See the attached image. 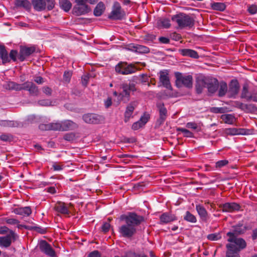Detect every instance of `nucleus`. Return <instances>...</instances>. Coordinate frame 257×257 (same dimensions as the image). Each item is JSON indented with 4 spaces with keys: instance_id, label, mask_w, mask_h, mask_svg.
Wrapping results in <instances>:
<instances>
[{
    "instance_id": "36",
    "label": "nucleus",
    "mask_w": 257,
    "mask_h": 257,
    "mask_svg": "<svg viewBox=\"0 0 257 257\" xmlns=\"http://www.w3.org/2000/svg\"><path fill=\"white\" fill-rule=\"evenodd\" d=\"M236 104L238 108L244 111H247L249 110H255L256 109V107L254 104H246L239 102H237Z\"/></svg>"
},
{
    "instance_id": "28",
    "label": "nucleus",
    "mask_w": 257,
    "mask_h": 257,
    "mask_svg": "<svg viewBox=\"0 0 257 257\" xmlns=\"http://www.w3.org/2000/svg\"><path fill=\"white\" fill-rule=\"evenodd\" d=\"M246 230V227L245 226L242 224H238L233 227L232 230L228 232H231L235 236H238L239 235L244 233Z\"/></svg>"
},
{
    "instance_id": "38",
    "label": "nucleus",
    "mask_w": 257,
    "mask_h": 257,
    "mask_svg": "<svg viewBox=\"0 0 257 257\" xmlns=\"http://www.w3.org/2000/svg\"><path fill=\"white\" fill-rule=\"evenodd\" d=\"M60 7L65 12H68L72 7V4L68 0H59Z\"/></svg>"
},
{
    "instance_id": "59",
    "label": "nucleus",
    "mask_w": 257,
    "mask_h": 257,
    "mask_svg": "<svg viewBox=\"0 0 257 257\" xmlns=\"http://www.w3.org/2000/svg\"><path fill=\"white\" fill-rule=\"evenodd\" d=\"M82 79V84L83 86L86 87L88 84L89 77L88 74L84 75L81 77Z\"/></svg>"
},
{
    "instance_id": "5",
    "label": "nucleus",
    "mask_w": 257,
    "mask_h": 257,
    "mask_svg": "<svg viewBox=\"0 0 257 257\" xmlns=\"http://www.w3.org/2000/svg\"><path fill=\"white\" fill-rule=\"evenodd\" d=\"M176 78V85L178 87H180L183 85L188 87L191 88L193 85V77L191 75H183L181 73L177 72L175 74Z\"/></svg>"
},
{
    "instance_id": "15",
    "label": "nucleus",
    "mask_w": 257,
    "mask_h": 257,
    "mask_svg": "<svg viewBox=\"0 0 257 257\" xmlns=\"http://www.w3.org/2000/svg\"><path fill=\"white\" fill-rule=\"evenodd\" d=\"M84 121L88 123H98L103 120V117L96 114L87 113L83 116Z\"/></svg>"
},
{
    "instance_id": "55",
    "label": "nucleus",
    "mask_w": 257,
    "mask_h": 257,
    "mask_svg": "<svg viewBox=\"0 0 257 257\" xmlns=\"http://www.w3.org/2000/svg\"><path fill=\"white\" fill-rule=\"evenodd\" d=\"M52 102L49 99L41 100L38 101V104L42 106L51 105Z\"/></svg>"
},
{
    "instance_id": "44",
    "label": "nucleus",
    "mask_w": 257,
    "mask_h": 257,
    "mask_svg": "<svg viewBox=\"0 0 257 257\" xmlns=\"http://www.w3.org/2000/svg\"><path fill=\"white\" fill-rule=\"evenodd\" d=\"M0 125L4 127H14L16 126V123L11 120H1Z\"/></svg>"
},
{
    "instance_id": "27",
    "label": "nucleus",
    "mask_w": 257,
    "mask_h": 257,
    "mask_svg": "<svg viewBox=\"0 0 257 257\" xmlns=\"http://www.w3.org/2000/svg\"><path fill=\"white\" fill-rule=\"evenodd\" d=\"M209 83H208L207 87L210 93H214L219 87V83L215 78H210Z\"/></svg>"
},
{
    "instance_id": "40",
    "label": "nucleus",
    "mask_w": 257,
    "mask_h": 257,
    "mask_svg": "<svg viewBox=\"0 0 257 257\" xmlns=\"http://www.w3.org/2000/svg\"><path fill=\"white\" fill-rule=\"evenodd\" d=\"M227 91V85L225 82H222L220 84L218 95L220 97L223 96L225 95Z\"/></svg>"
},
{
    "instance_id": "45",
    "label": "nucleus",
    "mask_w": 257,
    "mask_h": 257,
    "mask_svg": "<svg viewBox=\"0 0 257 257\" xmlns=\"http://www.w3.org/2000/svg\"><path fill=\"white\" fill-rule=\"evenodd\" d=\"M248 87L247 85H244L241 93V97L242 98H245L248 101V97L250 96L248 95Z\"/></svg>"
},
{
    "instance_id": "2",
    "label": "nucleus",
    "mask_w": 257,
    "mask_h": 257,
    "mask_svg": "<svg viewBox=\"0 0 257 257\" xmlns=\"http://www.w3.org/2000/svg\"><path fill=\"white\" fill-rule=\"evenodd\" d=\"M173 21L176 23L181 29L184 28H192L194 25V18L185 14L181 13L172 17Z\"/></svg>"
},
{
    "instance_id": "17",
    "label": "nucleus",
    "mask_w": 257,
    "mask_h": 257,
    "mask_svg": "<svg viewBox=\"0 0 257 257\" xmlns=\"http://www.w3.org/2000/svg\"><path fill=\"white\" fill-rule=\"evenodd\" d=\"M239 85L236 80H232L231 81L229 85V89L228 90V94L230 97H234L239 91Z\"/></svg>"
},
{
    "instance_id": "8",
    "label": "nucleus",
    "mask_w": 257,
    "mask_h": 257,
    "mask_svg": "<svg viewBox=\"0 0 257 257\" xmlns=\"http://www.w3.org/2000/svg\"><path fill=\"white\" fill-rule=\"evenodd\" d=\"M157 106L159 111V118L157 119L156 126L158 127H160L166 119L167 115V109L164 106V104L162 102H158Z\"/></svg>"
},
{
    "instance_id": "16",
    "label": "nucleus",
    "mask_w": 257,
    "mask_h": 257,
    "mask_svg": "<svg viewBox=\"0 0 257 257\" xmlns=\"http://www.w3.org/2000/svg\"><path fill=\"white\" fill-rule=\"evenodd\" d=\"M61 122H57L49 123L48 124H42L39 125V128L43 131H62L61 130Z\"/></svg>"
},
{
    "instance_id": "21",
    "label": "nucleus",
    "mask_w": 257,
    "mask_h": 257,
    "mask_svg": "<svg viewBox=\"0 0 257 257\" xmlns=\"http://www.w3.org/2000/svg\"><path fill=\"white\" fill-rule=\"evenodd\" d=\"M90 11L88 5H76L73 9V13L76 16H80Z\"/></svg>"
},
{
    "instance_id": "64",
    "label": "nucleus",
    "mask_w": 257,
    "mask_h": 257,
    "mask_svg": "<svg viewBox=\"0 0 257 257\" xmlns=\"http://www.w3.org/2000/svg\"><path fill=\"white\" fill-rule=\"evenodd\" d=\"M88 257H101V254L98 250H94L89 253Z\"/></svg>"
},
{
    "instance_id": "19",
    "label": "nucleus",
    "mask_w": 257,
    "mask_h": 257,
    "mask_svg": "<svg viewBox=\"0 0 257 257\" xmlns=\"http://www.w3.org/2000/svg\"><path fill=\"white\" fill-rule=\"evenodd\" d=\"M220 207L223 212H233L234 211L239 210L240 206L234 202L225 203L220 205Z\"/></svg>"
},
{
    "instance_id": "58",
    "label": "nucleus",
    "mask_w": 257,
    "mask_h": 257,
    "mask_svg": "<svg viewBox=\"0 0 257 257\" xmlns=\"http://www.w3.org/2000/svg\"><path fill=\"white\" fill-rule=\"evenodd\" d=\"M144 125L142 124H141V122L139 120H138V121L133 124L132 128L133 130L136 131L139 129L140 128L142 127Z\"/></svg>"
},
{
    "instance_id": "32",
    "label": "nucleus",
    "mask_w": 257,
    "mask_h": 257,
    "mask_svg": "<svg viewBox=\"0 0 257 257\" xmlns=\"http://www.w3.org/2000/svg\"><path fill=\"white\" fill-rule=\"evenodd\" d=\"M227 250L226 252V257H240L239 251L232 248L231 245H226Z\"/></svg>"
},
{
    "instance_id": "60",
    "label": "nucleus",
    "mask_w": 257,
    "mask_h": 257,
    "mask_svg": "<svg viewBox=\"0 0 257 257\" xmlns=\"http://www.w3.org/2000/svg\"><path fill=\"white\" fill-rule=\"evenodd\" d=\"M248 11L252 15L255 14L257 12V7L253 5L250 6L248 8Z\"/></svg>"
},
{
    "instance_id": "11",
    "label": "nucleus",
    "mask_w": 257,
    "mask_h": 257,
    "mask_svg": "<svg viewBox=\"0 0 257 257\" xmlns=\"http://www.w3.org/2000/svg\"><path fill=\"white\" fill-rule=\"evenodd\" d=\"M40 250L50 257H55V251L51 245L46 241L41 240L39 244Z\"/></svg>"
},
{
    "instance_id": "48",
    "label": "nucleus",
    "mask_w": 257,
    "mask_h": 257,
    "mask_svg": "<svg viewBox=\"0 0 257 257\" xmlns=\"http://www.w3.org/2000/svg\"><path fill=\"white\" fill-rule=\"evenodd\" d=\"M10 60H12L14 62H16L18 59L19 53L17 50H12L10 53Z\"/></svg>"
},
{
    "instance_id": "10",
    "label": "nucleus",
    "mask_w": 257,
    "mask_h": 257,
    "mask_svg": "<svg viewBox=\"0 0 257 257\" xmlns=\"http://www.w3.org/2000/svg\"><path fill=\"white\" fill-rule=\"evenodd\" d=\"M35 52L34 47H27L21 46L18 55V59L20 61H24L28 57Z\"/></svg>"
},
{
    "instance_id": "56",
    "label": "nucleus",
    "mask_w": 257,
    "mask_h": 257,
    "mask_svg": "<svg viewBox=\"0 0 257 257\" xmlns=\"http://www.w3.org/2000/svg\"><path fill=\"white\" fill-rule=\"evenodd\" d=\"M110 224L108 222H104L101 226V231L104 233L107 232L110 229Z\"/></svg>"
},
{
    "instance_id": "3",
    "label": "nucleus",
    "mask_w": 257,
    "mask_h": 257,
    "mask_svg": "<svg viewBox=\"0 0 257 257\" xmlns=\"http://www.w3.org/2000/svg\"><path fill=\"white\" fill-rule=\"evenodd\" d=\"M226 235L228 237L227 240L229 243L226 245H231L232 248L238 250L239 251L246 247V241L242 238L235 236L231 232H227Z\"/></svg>"
},
{
    "instance_id": "9",
    "label": "nucleus",
    "mask_w": 257,
    "mask_h": 257,
    "mask_svg": "<svg viewBox=\"0 0 257 257\" xmlns=\"http://www.w3.org/2000/svg\"><path fill=\"white\" fill-rule=\"evenodd\" d=\"M10 234L0 237V246L5 247H9L11 243L12 239L14 241L16 240L18 235L12 230H9Z\"/></svg>"
},
{
    "instance_id": "13",
    "label": "nucleus",
    "mask_w": 257,
    "mask_h": 257,
    "mask_svg": "<svg viewBox=\"0 0 257 257\" xmlns=\"http://www.w3.org/2000/svg\"><path fill=\"white\" fill-rule=\"evenodd\" d=\"M210 78L204 76H199L197 77L196 89L198 93H201L203 88L207 87L208 83L210 82Z\"/></svg>"
},
{
    "instance_id": "50",
    "label": "nucleus",
    "mask_w": 257,
    "mask_h": 257,
    "mask_svg": "<svg viewBox=\"0 0 257 257\" xmlns=\"http://www.w3.org/2000/svg\"><path fill=\"white\" fill-rule=\"evenodd\" d=\"M72 73L71 71H65L63 75V80L67 83L70 81Z\"/></svg>"
},
{
    "instance_id": "43",
    "label": "nucleus",
    "mask_w": 257,
    "mask_h": 257,
    "mask_svg": "<svg viewBox=\"0 0 257 257\" xmlns=\"http://www.w3.org/2000/svg\"><path fill=\"white\" fill-rule=\"evenodd\" d=\"M184 219L186 221L191 223H195L197 221L196 217L191 214L189 211H187L186 212V214L184 217Z\"/></svg>"
},
{
    "instance_id": "4",
    "label": "nucleus",
    "mask_w": 257,
    "mask_h": 257,
    "mask_svg": "<svg viewBox=\"0 0 257 257\" xmlns=\"http://www.w3.org/2000/svg\"><path fill=\"white\" fill-rule=\"evenodd\" d=\"M119 88L122 91L119 93L118 99L119 100H123L124 98L128 100L131 92L136 91V85L133 83L123 82L119 85Z\"/></svg>"
},
{
    "instance_id": "47",
    "label": "nucleus",
    "mask_w": 257,
    "mask_h": 257,
    "mask_svg": "<svg viewBox=\"0 0 257 257\" xmlns=\"http://www.w3.org/2000/svg\"><path fill=\"white\" fill-rule=\"evenodd\" d=\"M221 237L220 233H211L207 235V239L211 241H216L219 240Z\"/></svg>"
},
{
    "instance_id": "53",
    "label": "nucleus",
    "mask_w": 257,
    "mask_h": 257,
    "mask_svg": "<svg viewBox=\"0 0 257 257\" xmlns=\"http://www.w3.org/2000/svg\"><path fill=\"white\" fill-rule=\"evenodd\" d=\"M75 134L73 133L66 134L64 136V139L68 141H72L75 139Z\"/></svg>"
},
{
    "instance_id": "34",
    "label": "nucleus",
    "mask_w": 257,
    "mask_h": 257,
    "mask_svg": "<svg viewBox=\"0 0 257 257\" xmlns=\"http://www.w3.org/2000/svg\"><path fill=\"white\" fill-rule=\"evenodd\" d=\"M15 5L18 7L24 8L26 10H30L31 4L28 0H16Z\"/></svg>"
},
{
    "instance_id": "54",
    "label": "nucleus",
    "mask_w": 257,
    "mask_h": 257,
    "mask_svg": "<svg viewBox=\"0 0 257 257\" xmlns=\"http://www.w3.org/2000/svg\"><path fill=\"white\" fill-rule=\"evenodd\" d=\"M12 139V136L9 134H4L0 136V139L5 142L10 141Z\"/></svg>"
},
{
    "instance_id": "30",
    "label": "nucleus",
    "mask_w": 257,
    "mask_h": 257,
    "mask_svg": "<svg viewBox=\"0 0 257 257\" xmlns=\"http://www.w3.org/2000/svg\"><path fill=\"white\" fill-rule=\"evenodd\" d=\"M14 212L18 215L23 216H29L32 213L31 209L30 207H25L15 208Z\"/></svg>"
},
{
    "instance_id": "7",
    "label": "nucleus",
    "mask_w": 257,
    "mask_h": 257,
    "mask_svg": "<svg viewBox=\"0 0 257 257\" xmlns=\"http://www.w3.org/2000/svg\"><path fill=\"white\" fill-rule=\"evenodd\" d=\"M124 16L125 13L121 10L120 5L118 3H115L113 9L108 18L111 20H121Z\"/></svg>"
},
{
    "instance_id": "6",
    "label": "nucleus",
    "mask_w": 257,
    "mask_h": 257,
    "mask_svg": "<svg viewBox=\"0 0 257 257\" xmlns=\"http://www.w3.org/2000/svg\"><path fill=\"white\" fill-rule=\"evenodd\" d=\"M137 68L132 64H128L126 62H119L115 67L116 72L122 75H128L135 73Z\"/></svg>"
},
{
    "instance_id": "49",
    "label": "nucleus",
    "mask_w": 257,
    "mask_h": 257,
    "mask_svg": "<svg viewBox=\"0 0 257 257\" xmlns=\"http://www.w3.org/2000/svg\"><path fill=\"white\" fill-rule=\"evenodd\" d=\"M150 119V115L148 113H144L143 116H141L139 121L141 122L144 126L148 121Z\"/></svg>"
},
{
    "instance_id": "52",
    "label": "nucleus",
    "mask_w": 257,
    "mask_h": 257,
    "mask_svg": "<svg viewBox=\"0 0 257 257\" xmlns=\"http://www.w3.org/2000/svg\"><path fill=\"white\" fill-rule=\"evenodd\" d=\"M228 163V161L226 160H223L217 161L216 163L215 167L216 168H220L225 165H226Z\"/></svg>"
},
{
    "instance_id": "63",
    "label": "nucleus",
    "mask_w": 257,
    "mask_h": 257,
    "mask_svg": "<svg viewBox=\"0 0 257 257\" xmlns=\"http://www.w3.org/2000/svg\"><path fill=\"white\" fill-rule=\"evenodd\" d=\"M63 165L57 163H54L52 167L54 171H60L62 170Z\"/></svg>"
},
{
    "instance_id": "12",
    "label": "nucleus",
    "mask_w": 257,
    "mask_h": 257,
    "mask_svg": "<svg viewBox=\"0 0 257 257\" xmlns=\"http://www.w3.org/2000/svg\"><path fill=\"white\" fill-rule=\"evenodd\" d=\"M159 74L160 82L161 83L164 87L169 90H172V87L170 83L168 71L166 70L160 71Z\"/></svg>"
},
{
    "instance_id": "23",
    "label": "nucleus",
    "mask_w": 257,
    "mask_h": 257,
    "mask_svg": "<svg viewBox=\"0 0 257 257\" xmlns=\"http://www.w3.org/2000/svg\"><path fill=\"white\" fill-rule=\"evenodd\" d=\"M128 49L139 53H148L150 49L145 46L140 45H130L128 46Z\"/></svg>"
},
{
    "instance_id": "51",
    "label": "nucleus",
    "mask_w": 257,
    "mask_h": 257,
    "mask_svg": "<svg viewBox=\"0 0 257 257\" xmlns=\"http://www.w3.org/2000/svg\"><path fill=\"white\" fill-rule=\"evenodd\" d=\"M46 4V8L48 10H51L53 9L55 6V1L54 0H45Z\"/></svg>"
},
{
    "instance_id": "46",
    "label": "nucleus",
    "mask_w": 257,
    "mask_h": 257,
    "mask_svg": "<svg viewBox=\"0 0 257 257\" xmlns=\"http://www.w3.org/2000/svg\"><path fill=\"white\" fill-rule=\"evenodd\" d=\"M210 111L215 113H224L226 112V108L213 107L210 108Z\"/></svg>"
},
{
    "instance_id": "35",
    "label": "nucleus",
    "mask_w": 257,
    "mask_h": 257,
    "mask_svg": "<svg viewBox=\"0 0 257 257\" xmlns=\"http://www.w3.org/2000/svg\"><path fill=\"white\" fill-rule=\"evenodd\" d=\"M23 84H18L13 81H9L7 84V88L10 90H23Z\"/></svg>"
},
{
    "instance_id": "25",
    "label": "nucleus",
    "mask_w": 257,
    "mask_h": 257,
    "mask_svg": "<svg viewBox=\"0 0 257 257\" xmlns=\"http://www.w3.org/2000/svg\"><path fill=\"white\" fill-rule=\"evenodd\" d=\"M196 209L201 218V220L203 221L206 222L208 219V213L205 208L201 205H196Z\"/></svg>"
},
{
    "instance_id": "26",
    "label": "nucleus",
    "mask_w": 257,
    "mask_h": 257,
    "mask_svg": "<svg viewBox=\"0 0 257 257\" xmlns=\"http://www.w3.org/2000/svg\"><path fill=\"white\" fill-rule=\"evenodd\" d=\"M32 4L34 9L37 11H42L46 8L45 0H33Z\"/></svg>"
},
{
    "instance_id": "22",
    "label": "nucleus",
    "mask_w": 257,
    "mask_h": 257,
    "mask_svg": "<svg viewBox=\"0 0 257 257\" xmlns=\"http://www.w3.org/2000/svg\"><path fill=\"white\" fill-rule=\"evenodd\" d=\"M23 89L28 90L30 93L33 95H37L39 93L38 87L31 82H26L23 83Z\"/></svg>"
},
{
    "instance_id": "41",
    "label": "nucleus",
    "mask_w": 257,
    "mask_h": 257,
    "mask_svg": "<svg viewBox=\"0 0 257 257\" xmlns=\"http://www.w3.org/2000/svg\"><path fill=\"white\" fill-rule=\"evenodd\" d=\"M211 6L213 10L219 11H223L226 8L225 5L222 3H214Z\"/></svg>"
},
{
    "instance_id": "1",
    "label": "nucleus",
    "mask_w": 257,
    "mask_h": 257,
    "mask_svg": "<svg viewBox=\"0 0 257 257\" xmlns=\"http://www.w3.org/2000/svg\"><path fill=\"white\" fill-rule=\"evenodd\" d=\"M120 219L125 221V224L118 228L120 235L125 238H132L137 231V227L145 221L144 216L135 212H128L127 214L121 215Z\"/></svg>"
},
{
    "instance_id": "61",
    "label": "nucleus",
    "mask_w": 257,
    "mask_h": 257,
    "mask_svg": "<svg viewBox=\"0 0 257 257\" xmlns=\"http://www.w3.org/2000/svg\"><path fill=\"white\" fill-rule=\"evenodd\" d=\"M43 92L47 95L50 96L52 93V90L51 88L48 86H44L42 88Z\"/></svg>"
},
{
    "instance_id": "24",
    "label": "nucleus",
    "mask_w": 257,
    "mask_h": 257,
    "mask_svg": "<svg viewBox=\"0 0 257 257\" xmlns=\"http://www.w3.org/2000/svg\"><path fill=\"white\" fill-rule=\"evenodd\" d=\"M55 210L60 213L63 214H69L68 208L66 206V204L62 202H58L55 205Z\"/></svg>"
},
{
    "instance_id": "42",
    "label": "nucleus",
    "mask_w": 257,
    "mask_h": 257,
    "mask_svg": "<svg viewBox=\"0 0 257 257\" xmlns=\"http://www.w3.org/2000/svg\"><path fill=\"white\" fill-rule=\"evenodd\" d=\"M158 26L163 28H169L171 24L168 19H161L158 21Z\"/></svg>"
},
{
    "instance_id": "33",
    "label": "nucleus",
    "mask_w": 257,
    "mask_h": 257,
    "mask_svg": "<svg viewBox=\"0 0 257 257\" xmlns=\"http://www.w3.org/2000/svg\"><path fill=\"white\" fill-rule=\"evenodd\" d=\"M0 58L2 59L3 64L10 62L8 53L5 46L2 45H0Z\"/></svg>"
},
{
    "instance_id": "31",
    "label": "nucleus",
    "mask_w": 257,
    "mask_h": 257,
    "mask_svg": "<svg viewBox=\"0 0 257 257\" xmlns=\"http://www.w3.org/2000/svg\"><path fill=\"white\" fill-rule=\"evenodd\" d=\"M180 53L185 56H189L193 58H198L199 55L197 52L193 50L189 49H183L180 50Z\"/></svg>"
},
{
    "instance_id": "20",
    "label": "nucleus",
    "mask_w": 257,
    "mask_h": 257,
    "mask_svg": "<svg viewBox=\"0 0 257 257\" xmlns=\"http://www.w3.org/2000/svg\"><path fill=\"white\" fill-rule=\"evenodd\" d=\"M225 133L228 135H249V131L245 128H229L225 130Z\"/></svg>"
},
{
    "instance_id": "29",
    "label": "nucleus",
    "mask_w": 257,
    "mask_h": 257,
    "mask_svg": "<svg viewBox=\"0 0 257 257\" xmlns=\"http://www.w3.org/2000/svg\"><path fill=\"white\" fill-rule=\"evenodd\" d=\"M61 122L62 131H67L74 129L77 127L76 124L70 120H66Z\"/></svg>"
},
{
    "instance_id": "39",
    "label": "nucleus",
    "mask_w": 257,
    "mask_h": 257,
    "mask_svg": "<svg viewBox=\"0 0 257 257\" xmlns=\"http://www.w3.org/2000/svg\"><path fill=\"white\" fill-rule=\"evenodd\" d=\"M221 118L225 123L228 124H232L235 120L234 116L230 114H223Z\"/></svg>"
},
{
    "instance_id": "14",
    "label": "nucleus",
    "mask_w": 257,
    "mask_h": 257,
    "mask_svg": "<svg viewBox=\"0 0 257 257\" xmlns=\"http://www.w3.org/2000/svg\"><path fill=\"white\" fill-rule=\"evenodd\" d=\"M138 105V101H131L126 106L125 111L124 113V121L127 122L128 121L131 117H133V113L135 108Z\"/></svg>"
},
{
    "instance_id": "18",
    "label": "nucleus",
    "mask_w": 257,
    "mask_h": 257,
    "mask_svg": "<svg viewBox=\"0 0 257 257\" xmlns=\"http://www.w3.org/2000/svg\"><path fill=\"white\" fill-rule=\"evenodd\" d=\"M177 219V218L174 214L165 212L161 214L160 216V224H167L176 220Z\"/></svg>"
},
{
    "instance_id": "37",
    "label": "nucleus",
    "mask_w": 257,
    "mask_h": 257,
    "mask_svg": "<svg viewBox=\"0 0 257 257\" xmlns=\"http://www.w3.org/2000/svg\"><path fill=\"white\" fill-rule=\"evenodd\" d=\"M105 10V6L103 3H99L94 10V15L98 17L101 16Z\"/></svg>"
},
{
    "instance_id": "57",
    "label": "nucleus",
    "mask_w": 257,
    "mask_h": 257,
    "mask_svg": "<svg viewBox=\"0 0 257 257\" xmlns=\"http://www.w3.org/2000/svg\"><path fill=\"white\" fill-rule=\"evenodd\" d=\"M6 222L7 223L12 225L18 224L19 223V221L14 218H6Z\"/></svg>"
},
{
    "instance_id": "62",
    "label": "nucleus",
    "mask_w": 257,
    "mask_h": 257,
    "mask_svg": "<svg viewBox=\"0 0 257 257\" xmlns=\"http://www.w3.org/2000/svg\"><path fill=\"white\" fill-rule=\"evenodd\" d=\"M186 127L195 130L197 129L198 125L197 123L194 122H190L186 124Z\"/></svg>"
}]
</instances>
